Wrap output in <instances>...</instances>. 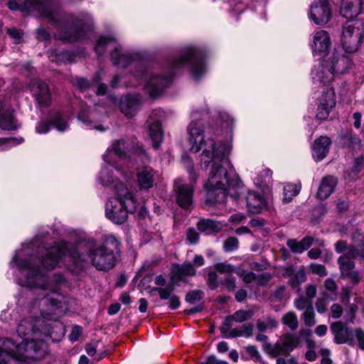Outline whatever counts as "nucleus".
Returning a JSON list of instances; mask_svg holds the SVG:
<instances>
[{"mask_svg": "<svg viewBox=\"0 0 364 364\" xmlns=\"http://www.w3.org/2000/svg\"><path fill=\"white\" fill-rule=\"evenodd\" d=\"M34 244H26L15 252L10 265L16 267V282L23 287L38 288L43 291L42 298H38L33 302L32 312L38 311L43 317L55 314L58 309L62 307L61 301L58 299V289L53 285L61 284L64 277L61 274L54 276L53 282L48 280L46 273L40 269L38 264L44 269L51 270L64 264L67 269L77 272L82 269L85 263L76 248L71 244L60 242L49 248L44 245H38L36 252Z\"/></svg>", "mask_w": 364, "mask_h": 364, "instance_id": "obj_1", "label": "nucleus"}, {"mask_svg": "<svg viewBox=\"0 0 364 364\" xmlns=\"http://www.w3.org/2000/svg\"><path fill=\"white\" fill-rule=\"evenodd\" d=\"M107 48L112 50L111 60L114 65L118 68L131 67L134 69V77L136 80H143L144 89L151 97L161 94L171 84L173 71L186 64L190 65L191 77L195 81H198L207 70L204 50L192 45L181 48L178 58L171 63V72L162 75L149 66L138 53L123 52L122 48L115 38L100 36L95 47L96 53L98 56H101Z\"/></svg>", "mask_w": 364, "mask_h": 364, "instance_id": "obj_2", "label": "nucleus"}, {"mask_svg": "<svg viewBox=\"0 0 364 364\" xmlns=\"http://www.w3.org/2000/svg\"><path fill=\"white\" fill-rule=\"evenodd\" d=\"M200 157V166L203 169L210 168L208 181L204 184L206 192L205 201L207 205H214L225 201L228 192L237 189L230 193L234 198H238L241 181L237 177H231L230 173L223 166L228 163V156L232 146L229 143H223L216 146L212 139H208Z\"/></svg>", "mask_w": 364, "mask_h": 364, "instance_id": "obj_3", "label": "nucleus"}, {"mask_svg": "<svg viewBox=\"0 0 364 364\" xmlns=\"http://www.w3.org/2000/svg\"><path fill=\"white\" fill-rule=\"evenodd\" d=\"M7 5L11 10H21L26 14L36 11L50 22L55 23L59 28L58 38L65 42L73 43L89 38L92 31V19L90 15L63 14L58 6L48 0H24L21 5L16 0H10Z\"/></svg>", "mask_w": 364, "mask_h": 364, "instance_id": "obj_4", "label": "nucleus"}, {"mask_svg": "<svg viewBox=\"0 0 364 364\" xmlns=\"http://www.w3.org/2000/svg\"><path fill=\"white\" fill-rule=\"evenodd\" d=\"M21 341L11 338H0V357L24 361L38 360L46 352L44 339L51 337L53 328L37 316L21 320L16 328Z\"/></svg>", "mask_w": 364, "mask_h": 364, "instance_id": "obj_5", "label": "nucleus"}, {"mask_svg": "<svg viewBox=\"0 0 364 364\" xmlns=\"http://www.w3.org/2000/svg\"><path fill=\"white\" fill-rule=\"evenodd\" d=\"M114 195L105 204V216L114 224H122L127 220L128 213L136 210L137 200L124 183L115 186Z\"/></svg>", "mask_w": 364, "mask_h": 364, "instance_id": "obj_6", "label": "nucleus"}, {"mask_svg": "<svg viewBox=\"0 0 364 364\" xmlns=\"http://www.w3.org/2000/svg\"><path fill=\"white\" fill-rule=\"evenodd\" d=\"M127 152H131L132 155L129 156V159L133 158L134 160H136L134 156L135 154L141 161L146 160L149 158L146 151L141 147H130L127 140L125 139H120L113 141L111 147H109L103 155L105 162L110 166L116 168L117 171H119L126 178H127V173H124L122 170L118 169L116 167V164L118 161L127 159Z\"/></svg>", "mask_w": 364, "mask_h": 364, "instance_id": "obj_7", "label": "nucleus"}, {"mask_svg": "<svg viewBox=\"0 0 364 364\" xmlns=\"http://www.w3.org/2000/svg\"><path fill=\"white\" fill-rule=\"evenodd\" d=\"M111 244L117 249L119 242L116 237L112 235L105 237L103 245L97 248L91 247L87 252V257L92 264L99 270H109L115 264L116 259L112 250L107 247V245Z\"/></svg>", "mask_w": 364, "mask_h": 364, "instance_id": "obj_8", "label": "nucleus"}, {"mask_svg": "<svg viewBox=\"0 0 364 364\" xmlns=\"http://www.w3.org/2000/svg\"><path fill=\"white\" fill-rule=\"evenodd\" d=\"M360 24L358 21L350 19L342 26L341 44L346 53L356 52L363 43L364 32Z\"/></svg>", "mask_w": 364, "mask_h": 364, "instance_id": "obj_9", "label": "nucleus"}, {"mask_svg": "<svg viewBox=\"0 0 364 364\" xmlns=\"http://www.w3.org/2000/svg\"><path fill=\"white\" fill-rule=\"evenodd\" d=\"M208 114V113L206 111L193 110L191 113V122L188 127V132L190 150L192 152H198L201 146L205 143L203 131L198 120L204 119Z\"/></svg>", "mask_w": 364, "mask_h": 364, "instance_id": "obj_10", "label": "nucleus"}, {"mask_svg": "<svg viewBox=\"0 0 364 364\" xmlns=\"http://www.w3.org/2000/svg\"><path fill=\"white\" fill-rule=\"evenodd\" d=\"M309 19L316 25L326 24L332 18V9L328 0H314L311 4Z\"/></svg>", "mask_w": 364, "mask_h": 364, "instance_id": "obj_11", "label": "nucleus"}, {"mask_svg": "<svg viewBox=\"0 0 364 364\" xmlns=\"http://www.w3.org/2000/svg\"><path fill=\"white\" fill-rule=\"evenodd\" d=\"M164 117V112L161 109H154L147 120L149 136L152 141V146L158 149L164 139V132L161 128V121Z\"/></svg>", "mask_w": 364, "mask_h": 364, "instance_id": "obj_12", "label": "nucleus"}, {"mask_svg": "<svg viewBox=\"0 0 364 364\" xmlns=\"http://www.w3.org/2000/svg\"><path fill=\"white\" fill-rule=\"evenodd\" d=\"M177 203L183 209L193 208V188L191 184L183 183L178 178L174 182L173 187Z\"/></svg>", "mask_w": 364, "mask_h": 364, "instance_id": "obj_13", "label": "nucleus"}, {"mask_svg": "<svg viewBox=\"0 0 364 364\" xmlns=\"http://www.w3.org/2000/svg\"><path fill=\"white\" fill-rule=\"evenodd\" d=\"M30 92L40 107H48L52 102L48 85L40 80H33L29 85Z\"/></svg>", "mask_w": 364, "mask_h": 364, "instance_id": "obj_14", "label": "nucleus"}, {"mask_svg": "<svg viewBox=\"0 0 364 364\" xmlns=\"http://www.w3.org/2000/svg\"><path fill=\"white\" fill-rule=\"evenodd\" d=\"M331 47V37L326 31L318 30L314 33L311 44L314 55L324 57L329 53Z\"/></svg>", "mask_w": 364, "mask_h": 364, "instance_id": "obj_15", "label": "nucleus"}, {"mask_svg": "<svg viewBox=\"0 0 364 364\" xmlns=\"http://www.w3.org/2000/svg\"><path fill=\"white\" fill-rule=\"evenodd\" d=\"M358 256H360L364 259V250L360 252L358 247L352 246L348 249V252L343 253L338 258V264L339 265L341 277L347 274L351 273L355 269V262L352 261V259Z\"/></svg>", "mask_w": 364, "mask_h": 364, "instance_id": "obj_16", "label": "nucleus"}, {"mask_svg": "<svg viewBox=\"0 0 364 364\" xmlns=\"http://www.w3.org/2000/svg\"><path fill=\"white\" fill-rule=\"evenodd\" d=\"M358 256H360L364 259V250L360 252L358 247L352 246L348 249V252L343 253L338 258V264L339 265L341 277L347 274L351 273L355 269V262L352 261V259Z\"/></svg>", "mask_w": 364, "mask_h": 364, "instance_id": "obj_17", "label": "nucleus"}, {"mask_svg": "<svg viewBox=\"0 0 364 364\" xmlns=\"http://www.w3.org/2000/svg\"><path fill=\"white\" fill-rule=\"evenodd\" d=\"M157 171L151 166H144L136 168V183L141 191H149L156 184Z\"/></svg>", "mask_w": 364, "mask_h": 364, "instance_id": "obj_18", "label": "nucleus"}, {"mask_svg": "<svg viewBox=\"0 0 364 364\" xmlns=\"http://www.w3.org/2000/svg\"><path fill=\"white\" fill-rule=\"evenodd\" d=\"M296 346V341L291 334H285L279 341L274 345L269 344L267 346V352L273 357L279 355H288Z\"/></svg>", "mask_w": 364, "mask_h": 364, "instance_id": "obj_19", "label": "nucleus"}, {"mask_svg": "<svg viewBox=\"0 0 364 364\" xmlns=\"http://www.w3.org/2000/svg\"><path fill=\"white\" fill-rule=\"evenodd\" d=\"M14 109L5 102L0 103V128L4 130H16L20 124L13 115Z\"/></svg>", "mask_w": 364, "mask_h": 364, "instance_id": "obj_20", "label": "nucleus"}, {"mask_svg": "<svg viewBox=\"0 0 364 364\" xmlns=\"http://www.w3.org/2000/svg\"><path fill=\"white\" fill-rule=\"evenodd\" d=\"M311 75L314 84L323 85L332 82L336 75L325 60L314 67Z\"/></svg>", "mask_w": 364, "mask_h": 364, "instance_id": "obj_21", "label": "nucleus"}, {"mask_svg": "<svg viewBox=\"0 0 364 364\" xmlns=\"http://www.w3.org/2000/svg\"><path fill=\"white\" fill-rule=\"evenodd\" d=\"M325 61L336 75L345 73L352 65V60L348 56L336 51Z\"/></svg>", "mask_w": 364, "mask_h": 364, "instance_id": "obj_22", "label": "nucleus"}, {"mask_svg": "<svg viewBox=\"0 0 364 364\" xmlns=\"http://www.w3.org/2000/svg\"><path fill=\"white\" fill-rule=\"evenodd\" d=\"M331 331L334 336V342L337 344L348 343L350 346H355L352 331L341 322L336 321L331 325Z\"/></svg>", "mask_w": 364, "mask_h": 364, "instance_id": "obj_23", "label": "nucleus"}, {"mask_svg": "<svg viewBox=\"0 0 364 364\" xmlns=\"http://www.w3.org/2000/svg\"><path fill=\"white\" fill-rule=\"evenodd\" d=\"M246 202L248 211L253 214L259 213L268 208L267 200L260 193L255 191L248 192Z\"/></svg>", "mask_w": 364, "mask_h": 364, "instance_id": "obj_24", "label": "nucleus"}, {"mask_svg": "<svg viewBox=\"0 0 364 364\" xmlns=\"http://www.w3.org/2000/svg\"><path fill=\"white\" fill-rule=\"evenodd\" d=\"M140 102L141 100L139 95H125L121 98L119 107L125 115L132 117L136 113Z\"/></svg>", "mask_w": 364, "mask_h": 364, "instance_id": "obj_25", "label": "nucleus"}, {"mask_svg": "<svg viewBox=\"0 0 364 364\" xmlns=\"http://www.w3.org/2000/svg\"><path fill=\"white\" fill-rule=\"evenodd\" d=\"M331 140L328 136H321L315 140L312 146V156L315 161L323 160L329 152Z\"/></svg>", "mask_w": 364, "mask_h": 364, "instance_id": "obj_26", "label": "nucleus"}, {"mask_svg": "<svg viewBox=\"0 0 364 364\" xmlns=\"http://www.w3.org/2000/svg\"><path fill=\"white\" fill-rule=\"evenodd\" d=\"M337 183V178L333 176H326L322 178L316 192V197L320 200L328 198L334 191Z\"/></svg>", "mask_w": 364, "mask_h": 364, "instance_id": "obj_27", "label": "nucleus"}, {"mask_svg": "<svg viewBox=\"0 0 364 364\" xmlns=\"http://www.w3.org/2000/svg\"><path fill=\"white\" fill-rule=\"evenodd\" d=\"M171 280L178 282V281H184L187 277L194 276L196 269L191 263H183L181 265L175 264L171 267Z\"/></svg>", "mask_w": 364, "mask_h": 364, "instance_id": "obj_28", "label": "nucleus"}, {"mask_svg": "<svg viewBox=\"0 0 364 364\" xmlns=\"http://www.w3.org/2000/svg\"><path fill=\"white\" fill-rule=\"evenodd\" d=\"M361 0H341L340 12L347 18H353L361 12Z\"/></svg>", "mask_w": 364, "mask_h": 364, "instance_id": "obj_29", "label": "nucleus"}, {"mask_svg": "<svg viewBox=\"0 0 364 364\" xmlns=\"http://www.w3.org/2000/svg\"><path fill=\"white\" fill-rule=\"evenodd\" d=\"M226 226V223L211 219L202 218L197 223L199 231L206 235H211L221 231Z\"/></svg>", "mask_w": 364, "mask_h": 364, "instance_id": "obj_30", "label": "nucleus"}, {"mask_svg": "<svg viewBox=\"0 0 364 364\" xmlns=\"http://www.w3.org/2000/svg\"><path fill=\"white\" fill-rule=\"evenodd\" d=\"M97 113L87 109L82 110L78 114V119L89 129H95L100 132H104L106 129L101 124H97L92 119H95Z\"/></svg>", "mask_w": 364, "mask_h": 364, "instance_id": "obj_31", "label": "nucleus"}, {"mask_svg": "<svg viewBox=\"0 0 364 364\" xmlns=\"http://www.w3.org/2000/svg\"><path fill=\"white\" fill-rule=\"evenodd\" d=\"M312 242L313 239L311 237H305L300 241L295 239L289 240L287 245L293 252L300 254L310 247Z\"/></svg>", "mask_w": 364, "mask_h": 364, "instance_id": "obj_32", "label": "nucleus"}, {"mask_svg": "<svg viewBox=\"0 0 364 364\" xmlns=\"http://www.w3.org/2000/svg\"><path fill=\"white\" fill-rule=\"evenodd\" d=\"M98 181L104 186L113 185L114 189L116 185L122 183L121 182L118 183L115 181L112 175V169L107 166L102 168L98 176Z\"/></svg>", "mask_w": 364, "mask_h": 364, "instance_id": "obj_33", "label": "nucleus"}, {"mask_svg": "<svg viewBox=\"0 0 364 364\" xmlns=\"http://www.w3.org/2000/svg\"><path fill=\"white\" fill-rule=\"evenodd\" d=\"M318 104H323L327 107H335L336 101L334 90L332 87L324 88L321 97L318 99Z\"/></svg>", "mask_w": 364, "mask_h": 364, "instance_id": "obj_34", "label": "nucleus"}, {"mask_svg": "<svg viewBox=\"0 0 364 364\" xmlns=\"http://www.w3.org/2000/svg\"><path fill=\"white\" fill-rule=\"evenodd\" d=\"M364 165V157L358 158L352 167L347 169L345 172V178L350 181L357 179L358 175Z\"/></svg>", "mask_w": 364, "mask_h": 364, "instance_id": "obj_35", "label": "nucleus"}, {"mask_svg": "<svg viewBox=\"0 0 364 364\" xmlns=\"http://www.w3.org/2000/svg\"><path fill=\"white\" fill-rule=\"evenodd\" d=\"M301 187L296 184H287L283 189V202L289 203L299 194Z\"/></svg>", "mask_w": 364, "mask_h": 364, "instance_id": "obj_36", "label": "nucleus"}, {"mask_svg": "<svg viewBox=\"0 0 364 364\" xmlns=\"http://www.w3.org/2000/svg\"><path fill=\"white\" fill-rule=\"evenodd\" d=\"M339 143L344 147L357 149L360 148V140L358 138L353 136L351 134H346L340 137Z\"/></svg>", "mask_w": 364, "mask_h": 364, "instance_id": "obj_37", "label": "nucleus"}, {"mask_svg": "<svg viewBox=\"0 0 364 364\" xmlns=\"http://www.w3.org/2000/svg\"><path fill=\"white\" fill-rule=\"evenodd\" d=\"M51 123L60 132H65L68 128V123L66 119L60 113H55L51 117Z\"/></svg>", "mask_w": 364, "mask_h": 364, "instance_id": "obj_38", "label": "nucleus"}, {"mask_svg": "<svg viewBox=\"0 0 364 364\" xmlns=\"http://www.w3.org/2000/svg\"><path fill=\"white\" fill-rule=\"evenodd\" d=\"M176 281H171V283L168 284L166 287H157L154 288V290L157 291L159 294V297L162 300H167L174 295V284H176Z\"/></svg>", "mask_w": 364, "mask_h": 364, "instance_id": "obj_39", "label": "nucleus"}, {"mask_svg": "<svg viewBox=\"0 0 364 364\" xmlns=\"http://www.w3.org/2000/svg\"><path fill=\"white\" fill-rule=\"evenodd\" d=\"M282 323L292 331L296 330L299 326L297 316L294 311L285 314L282 317Z\"/></svg>", "mask_w": 364, "mask_h": 364, "instance_id": "obj_40", "label": "nucleus"}, {"mask_svg": "<svg viewBox=\"0 0 364 364\" xmlns=\"http://www.w3.org/2000/svg\"><path fill=\"white\" fill-rule=\"evenodd\" d=\"M23 139L20 138H0V150H6L23 142Z\"/></svg>", "mask_w": 364, "mask_h": 364, "instance_id": "obj_41", "label": "nucleus"}, {"mask_svg": "<svg viewBox=\"0 0 364 364\" xmlns=\"http://www.w3.org/2000/svg\"><path fill=\"white\" fill-rule=\"evenodd\" d=\"M277 326V321L272 317L267 318L266 321H257V328L261 331H265L267 329H272L276 328Z\"/></svg>", "mask_w": 364, "mask_h": 364, "instance_id": "obj_42", "label": "nucleus"}, {"mask_svg": "<svg viewBox=\"0 0 364 364\" xmlns=\"http://www.w3.org/2000/svg\"><path fill=\"white\" fill-rule=\"evenodd\" d=\"M294 304L295 307L299 311L304 310L305 311L314 308L313 301L303 296L296 299L294 301Z\"/></svg>", "mask_w": 364, "mask_h": 364, "instance_id": "obj_43", "label": "nucleus"}, {"mask_svg": "<svg viewBox=\"0 0 364 364\" xmlns=\"http://www.w3.org/2000/svg\"><path fill=\"white\" fill-rule=\"evenodd\" d=\"M253 314L250 311L239 310L230 316L235 322L241 323L252 318Z\"/></svg>", "mask_w": 364, "mask_h": 364, "instance_id": "obj_44", "label": "nucleus"}, {"mask_svg": "<svg viewBox=\"0 0 364 364\" xmlns=\"http://www.w3.org/2000/svg\"><path fill=\"white\" fill-rule=\"evenodd\" d=\"M181 162L188 170L191 180L195 182L196 181V176L193 171V163L191 158L188 155L184 154L182 156Z\"/></svg>", "mask_w": 364, "mask_h": 364, "instance_id": "obj_45", "label": "nucleus"}, {"mask_svg": "<svg viewBox=\"0 0 364 364\" xmlns=\"http://www.w3.org/2000/svg\"><path fill=\"white\" fill-rule=\"evenodd\" d=\"M333 107H327L326 105H323V104H318L316 117L321 120L326 119Z\"/></svg>", "mask_w": 364, "mask_h": 364, "instance_id": "obj_46", "label": "nucleus"}, {"mask_svg": "<svg viewBox=\"0 0 364 364\" xmlns=\"http://www.w3.org/2000/svg\"><path fill=\"white\" fill-rule=\"evenodd\" d=\"M239 246V241L235 237H230L225 240L223 243V248L225 252H232L236 250Z\"/></svg>", "mask_w": 364, "mask_h": 364, "instance_id": "obj_47", "label": "nucleus"}, {"mask_svg": "<svg viewBox=\"0 0 364 364\" xmlns=\"http://www.w3.org/2000/svg\"><path fill=\"white\" fill-rule=\"evenodd\" d=\"M306 276L304 269H299L290 280V284L292 287H296L299 284L304 282Z\"/></svg>", "mask_w": 364, "mask_h": 364, "instance_id": "obj_48", "label": "nucleus"}, {"mask_svg": "<svg viewBox=\"0 0 364 364\" xmlns=\"http://www.w3.org/2000/svg\"><path fill=\"white\" fill-rule=\"evenodd\" d=\"M304 322L306 326L311 327L316 324L314 308L306 310L303 314Z\"/></svg>", "mask_w": 364, "mask_h": 364, "instance_id": "obj_49", "label": "nucleus"}, {"mask_svg": "<svg viewBox=\"0 0 364 364\" xmlns=\"http://www.w3.org/2000/svg\"><path fill=\"white\" fill-rule=\"evenodd\" d=\"M203 295V292L200 290H195L188 292L186 296V301L191 304H195L199 301Z\"/></svg>", "mask_w": 364, "mask_h": 364, "instance_id": "obj_50", "label": "nucleus"}, {"mask_svg": "<svg viewBox=\"0 0 364 364\" xmlns=\"http://www.w3.org/2000/svg\"><path fill=\"white\" fill-rule=\"evenodd\" d=\"M309 268L311 272L314 274H318L320 277H324L328 274L326 269L324 265L317 263H311L309 265Z\"/></svg>", "mask_w": 364, "mask_h": 364, "instance_id": "obj_51", "label": "nucleus"}, {"mask_svg": "<svg viewBox=\"0 0 364 364\" xmlns=\"http://www.w3.org/2000/svg\"><path fill=\"white\" fill-rule=\"evenodd\" d=\"M215 268L220 273H232L235 271L234 266L225 262L216 264Z\"/></svg>", "mask_w": 364, "mask_h": 364, "instance_id": "obj_52", "label": "nucleus"}, {"mask_svg": "<svg viewBox=\"0 0 364 364\" xmlns=\"http://www.w3.org/2000/svg\"><path fill=\"white\" fill-rule=\"evenodd\" d=\"M235 278L232 276L227 277L221 282V285L229 291H232L235 289Z\"/></svg>", "mask_w": 364, "mask_h": 364, "instance_id": "obj_53", "label": "nucleus"}, {"mask_svg": "<svg viewBox=\"0 0 364 364\" xmlns=\"http://www.w3.org/2000/svg\"><path fill=\"white\" fill-rule=\"evenodd\" d=\"M232 319L230 316L227 317L220 326V331L222 334L225 337L228 336L231 331Z\"/></svg>", "mask_w": 364, "mask_h": 364, "instance_id": "obj_54", "label": "nucleus"}, {"mask_svg": "<svg viewBox=\"0 0 364 364\" xmlns=\"http://www.w3.org/2000/svg\"><path fill=\"white\" fill-rule=\"evenodd\" d=\"M218 275L215 272H210L208 273V277H207V283H208V285L209 286V287L212 290L215 289L218 287Z\"/></svg>", "mask_w": 364, "mask_h": 364, "instance_id": "obj_55", "label": "nucleus"}, {"mask_svg": "<svg viewBox=\"0 0 364 364\" xmlns=\"http://www.w3.org/2000/svg\"><path fill=\"white\" fill-rule=\"evenodd\" d=\"M236 273L242 278L245 283H251L256 279V274L252 272L241 270L237 272Z\"/></svg>", "mask_w": 364, "mask_h": 364, "instance_id": "obj_56", "label": "nucleus"}, {"mask_svg": "<svg viewBox=\"0 0 364 364\" xmlns=\"http://www.w3.org/2000/svg\"><path fill=\"white\" fill-rule=\"evenodd\" d=\"M186 237L190 244H196L199 240V235L194 228H189L186 232Z\"/></svg>", "mask_w": 364, "mask_h": 364, "instance_id": "obj_57", "label": "nucleus"}, {"mask_svg": "<svg viewBox=\"0 0 364 364\" xmlns=\"http://www.w3.org/2000/svg\"><path fill=\"white\" fill-rule=\"evenodd\" d=\"M342 278L348 279L351 283L354 284H358L361 279L359 272L355 269H354L351 273L347 274L342 277Z\"/></svg>", "mask_w": 364, "mask_h": 364, "instance_id": "obj_58", "label": "nucleus"}, {"mask_svg": "<svg viewBox=\"0 0 364 364\" xmlns=\"http://www.w3.org/2000/svg\"><path fill=\"white\" fill-rule=\"evenodd\" d=\"M355 336L357 339L359 348L364 350V331L359 328H355Z\"/></svg>", "mask_w": 364, "mask_h": 364, "instance_id": "obj_59", "label": "nucleus"}, {"mask_svg": "<svg viewBox=\"0 0 364 364\" xmlns=\"http://www.w3.org/2000/svg\"><path fill=\"white\" fill-rule=\"evenodd\" d=\"M246 353L255 361L260 359V355L257 349L254 346H249L245 348Z\"/></svg>", "mask_w": 364, "mask_h": 364, "instance_id": "obj_60", "label": "nucleus"}, {"mask_svg": "<svg viewBox=\"0 0 364 364\" xmlns=\"http://www.w3.org/2000/svg\"><path fill=\"white\" fill-rule=\"evenodd\" d=\"M353 245L348 246L347 242L344 240H338L335 244V250L337 253H343V252L346 251V252H348V249L351 247Z\"/></svg>", "mask_w": 364, "mask_h": 364, "instance_id": "obj_61", "label": "nucleus"}, {"mask_svg": "<svg viewBox=\"0 0 364 364\" xmlns=\"http://www.w3.org/2000/svg\"><path fill=\"white\" fill-rule=\"evenodd\" d=\"M82 332V328L79 326H75L72 328L71 333L69 335L70 340L73 342L76 341Z\"/></svg>", "mask_w": 364, "mask_h": 364, "instance_id": "obj_62", "label": "nucleus"}, {"mask_svg": "<svg viewBox=\"0 0 364 364\" xmlns=\"http://www.w3.org/2000/svg\"><path fill=\"white\" fill-rule=\"evenodd\" d=\"M57 62L60 63L61 60H65L68 63L73 62L75 60V56L69 52H64L61 55H58L57 56Z\"/></svg>", "mask_w": 364, "mask_h": 364, "instance_id": "obj_63", "label": "nucleus"}, {"mask_svg": "<svg viewBox=\"0 0 364 364\" xmlns=\"http://www.w3.org/2000/svg\"><path fill=\"white\" fill-rule=\"evenodd\" d=\"M331 312L333 318H338L342 316L343 309L340 305L334 304L331 307Z\"/></svg>", "mask_w": 364, "mask_h": 364, "instance_id": "obj_64", "label": "nucleus"}]
</instances>
